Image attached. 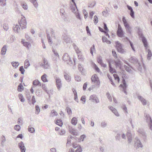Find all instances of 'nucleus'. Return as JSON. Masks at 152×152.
Listing matches in <instances>:
<instances>
[{
  "label": "nucleus",
  "mask_w": 152,
  "mask_h": 152,
  "mask_svg": "<svg viewBox=\"0 0 152 152\" xmlns=\"http://www.w3.org/2000/svg\"><path fill=\"white\" fill-rule=\"evenodd\" d=\"M91 82L95 86L99 87L100 82L97 75L96 74L93 75L91 77Z\"/></svg>",
  "instance_id": "obj_1"
},
{
  "label": "nucleus",
  "mask_w": 152,
  "mask_h": 152,
  "mask_svg": "<svg viewBox=\"0 0 152 152\" xmlns=\"http://www.w3.org/2000/svg\"><path fill=\"white\" fill-rule=\"evenodd\" d=\"M107 76L111 82V83L113 86H115V84H118L120 81V78L116 74L113 75V77L114 78V82H113L112 79L110 75L108 74Z\"/></svg>",
  "instance_id": "obj_2"
},
{
  "label": "nucleus",
  "mask_w": 152,
  "mask_h": 152,
  "mask_svg": "<svg viewBox=\"0 0 152 152\" xmlns=\"http://www.w3.org/2000/svg\"><path fill=\"white\" fill-rule=\"evenodd\" d=\"M18 23L21 28L23 29L26 27V19L23 16H22L20 19L18 20Z\"/></svg>",
  "instance_id": "obj_3"
},
{
  "label": "nucleus",
  "mask_w": 152,
  "mask_h": 152,
  "mask_svg": "<svg viewBox=\"0 0 152 152\" xmlns=\"http://www.w3.org/2000/svg\"><path fill=\"white\" fill-rule=\"evenodd\" d=\"M115 47L117 51L120 53H124L126 52L125 50L122 48L121 44L118 41L115 42Z\"/></svg>",
  "instance_id": "obj_4"
},
{
  "label": "nucleus",
  "mask_w": 152,
  "mask_h": 152,
  "mask_svg": "<svg viewBox=\"0 0 152 152\" xmlns=\"http://www.w3.org/2000/svg\"><path fill=\"white\" fill-rule=\"evenodd\" d=\"M72 147L75 148H77V149L75 151V152H82V148L80 145L75 142H73L72 143Z\"/></svg>",
  "instance_id": "obj_5"
},
{
  "label": "nucleus",
  "mask_w": 152,
  "mask_h": 152,
  "mask_svg": "<svg viewBox=\"0 0 152 152\" xmlns=\"http://www.w3.org/2000/svg\"><path fill=\"white\" fill-rule=\"evenodd\" d=\"M117 34L120 37H123L124 33L120 25H119L118 26L117 31Z\"/></svg>",
  "instance_id": "obj_6"
},
{
  "label": "nucleus",
  "mask_w": 152,
  "mask_h": 152,
  "mask_svg": "<svg viewBox=\"0 0 152 152\" xmlns=\"http://www.w3.org/2000/svg\"><path fill=\"white\" fill-rule=\"evenodd\" d=\"M90 100L93 102L97 103L99 102V99L96 96L94 95H91L90 97Z\"/></svg>",
  "instance_id": "obj_7"
},
{
  "label": "nucleus",
  "mask_w": 152,
  "mask_h": 152,
  "mask_svg": "<svg viewBox=\"0 0 152 152\" xmlns=\"http://www.w3.org/2000/svg\"><path fill=\"white\" fill-rule=\"evenodd\" d=\"M97 61L102 66L104 67H105L106 66V65L103 63L102 58L101 57H98L97 58Z\"/></svg>",
  "instance_id": "obj_8"
},
{
  "label": "nucleus",
  "mask_w": 152,
  "mask_h": 152,
  "mask_svg": "<svg viewBox=\"0 0 152 152\" xmlns=\"http://www.w3.org/2000/svg\"><path fill=\"white\" fill-rule=\"evenodd\" d=\"M62 59L65 61H71L69 56L67 53H65L64 54Z\"/></svg>",
  "instance_id": "obj_9"
},
{
  "label": "nucleus",
  "mask_w": 152,
  "mask_h": 152,
  "mask_svg": "<svg viewBox=\"0 0 152 152\" xmlns=\"http://www.w3.org/2000/svg\"><path fill=\"white\" fill-rule=\"evenodd\" d=\"M18 145L20 149L21 152H25L26 149L24 144L22 142H20L18 144Z\"/></svg>",
  "instance_id": "obj_10"
},
{
  "label": "nucleus",
  "mask_w": 152,
  "mask_h": 152,
  "mask_svg": "<svg viewBox=\"0 0 152 152\" xmlns=\"http://www.w3.org/2000/svg\"><path fill=\"white\" fill-rule=\"evenodd\" d=\"M42 66L45 69H48L49 66L47 61L45 58L43 59V64H42Z\"/></svg>",
  "instance_id": "obj_11"
},
{
  "label": "nucleus",
  "mask_w": 152,
  "mask_h": 152,
  "mask_svg": "<svg viewBox=\"0 0 152 152\" xmlns=\"http://www.w3.org/2000/svg\"><path fill=\"white\" fill-rule=\"evenodd\" d=\"M109 108L115 114V115L117 116H119V115L115 109L112 106L109 107Z\"/></svg>",
  "instance_id": "obj_12"
},
{
  "label": "nucleus",
  "mask_w": 152,
  "mask_h": 152,
  "mask_svg": "<svg viewBox=\"0 0 152 152\" xmlns=\"http://www.w3.org/2000/svg\"><path fill=\"white\" fill-rule=\"evenodd\" d=\"M56 81L57 88L59 90L61 86V80L59 78H57L56 79Z\"/></svg>",
  "instance_id": "obj_13"
},
{
  "label": "nucleus",
  "mask_w": 152,
  "mask_h": 152,
  "mask_svg": "<svg viewBox=\"0 0 152 152\" xmlns=\"http://www.w3.org/2000/svg\"><path fill=\"white\" fill-rule=\"evenodd\" d=\"M64 77L65 79L68 82L71 80V77L66 72L64 73Z\"/></svg>",
  "instance_id": "obj_14"
},
{
  "label": "nucleus",
  "mask_w": 152,
  "mask_h": 152,
  "mask_svg": "<svg viewBox=\"0 0 152 152\" xmlns=\"http://www.w3.org/2000/svg\"><path fill=\"white\" fill-rule=\"evenodd\" d=\"M122 21L126 28L130 27L124 17L122 18Z\"/></svg>",
  "instance_id": "obj_15"
},
{
  "label": "nucleus",
  "mask_w": 152,
  "mask_h": 152,
  "mask_svg": "<svg viewBox=\"0 0 152 152\" xmlns=\"http://www.w3.org/2000/svg\"><path fill=\"white\" fill-rule=\"evenodd\" d=\"M21 42H22V44H23V45L26 47L28 48H29L31 47V45L30 44L27 42H24L23 39Z\"/></svg>",
  "instance_id": "obj_16"
},
{
  "label": "nucleus",
  "mask_w": 152,
  "mask_h": 152,
  "mask_svg": "<svg viewBox=\"0 0 152 152\" xmlns=\"http://www.w3.org/2000/svg\"><path fill=\"white\" fill-rule=\"evenodd\" d=\"M47 77V75L45 74H44L41 76V79L43 82H48Z\"/></svg>",
  "instance_id": "obj_17"
},
{
  "label": "nucleus",
  "mask_w": 152,
  "mask_h": 152,
  "mask_svg": "<svg viewBox=\"0 0 152 152\" xmlns=\"http://www.w3.org/2000/svg\"><path fill=\"white\" fill-rule=\"evenodd\" d=\"M104 29L105 30V31H104V32L105 33V34L107 36H108V37H109V35L108 34V33H107L109 31V30H108L105 23H104Z\"/></svg>",
  "instance_id": "obj_18"
},
{
  "label": "nucleus",
  "mask_w": 152,
  "mask_h": 152,
  "mask_svg": "<svg viewBox=\"0 0 152 152\" xmlns=\"http://www.w3.org/2000/svg\"><path fill=\"white\" fill-rule=\"evenodd\" d=\"M7 51L6 46V45L4 46L1 49V54L2 55H4L5 54Z\"/></svg>",
  "instance_id": "obj_19"
},
{
  "label": "nucleus",
  "mask_w": 152,
  "mask_h": 152,
  "mask_svg": "<svg viewBox=\"0 0 152 152\" xmlns=\"http://www.w3.org/2000/svg\"><path fill=\"white\" fill-rule=\"evenodd\" d=\"M109 70L110 72L113 74L114 73H115L116 72L114 68L112 67L111 66V64L110 63H109Z\"/></svg>",
  "instance_id": "obj_20"
},
{
  "label": "nucleus",
  "mask_w": 152,
  "mask_h": 152,
  "mask_svg": "<svg viewBox=\"0 0 152 152\" xmlns=\"http://www.w3.org/2000/svg\"><path fill=\"white\" fill-rule=\"evenodd\" d=\"M33 85L35 86H37L38 85L41 86V83L39 81L37 80H35L33 82Z\"/></svg>",
  "instance_id": "obj_21"
},
{
  "label": "nucleus",
  "mask_w": 152,
  "mask_h": 152,
  "mask_svg": "<svg viewBox=\"0 0 152 152\" xmlns=\"http://www.w3.org/2000/svg\"><path fill=\"white\" fill-rule=\"evenodd\" d=\"M78 68L79 70L82 73V74H84V70L81 65L79 64L78 65Z\"/></svg>",
  "instance_id": "obj_22"
},
{
  "label": "nucleus",
  "mask_w": 152,
  "mask_h": 152,
  "mask_svg": "<svg viewBox=\"0 0 152 152\" xmlns=\"http://www.w3.org/2000/svg\"><path fill=\"white\" fill-rule=\"evenodd\" d=\"M72 124L73 125H76L77 123V120L75 117L73 118L71 121Z\"/></svg>",
  "instance_id": "obj_23"
},
{
  "label": "nucleus",
  "mask_w": 152,
  "mask_h": 152,
  "mask_svg": "<svg viewBox=\"0 0 152 152\" xmlns=\"http://www.w3.org/2000/svg\"><path fill=\"white\" fill-rule=\"evenodd\" d=\"M115 65L116 66V67H118L121 69V61H116L115 62Z\"/></svg>",
  "instance_id": "obj_24"
},
{
  "label": "nucleus",
  "mask_w": 152,
  "mask_h": 152,
  "mask_svg": "<svg viewBox=\"0 0 152 152\" xmlns=\"http://www.w3.org/2000/svg\"><path fill=\"white\" fill-rule=\"evenodd\" d=\"M138 99L141 101L142 102L143 104V105L145 104H146V100L144 99L141 96H138Z\"/></svg>",
  "instance_id": "obj_25"
},
{
  "label": "nucleus",
  "mask_w": 152,
  "mask_h": 152,
  "mask_svg": "<svg viewBox=\"0 0 152 152\" xmlns=\"http://www.w3.org/2000/svg\"><path fill=\"white\" fill-rule=\"evenodd\" d=\"M93 68L96 71L98 72H100V69L95 64H94L93 65Z\"/></svg>",
  "instance_id": "obj_26"
},
{
  "label": "nucleus",
  "mask_w": 152,
  "mask_h": 152,
  "mask_svg": "<svg viewBox=\"0 0 152 152\" xmlns=\"http://www.w3.org/2000/svg\"><path fill=\"white\" fill-rule=\"evenodd\" d=\"M19 29L20 28L18 25H15L13 27V30L15 32H18Z\"/></svg>",
  "instance_id": "obj_27"
},
{
  "label": "nucleus",
  "mask_w": 152,
  "mask_h": 152,
  "mask_svg": "<svg viewBox=\"0 0 152 152\" xmlns=\"http://www.w3.org/2000/svg\"><path fill=\"white\" fill-rule=\"evenodd\" d=\"M23 87L21 84H20L18 86V91L21 92L23 90Z\"/></svg>",
  "instance_id": "obj_28"
},
{
  "label": "nucleus",
  "mask_w": 152,
  "mask_h": 152,
  "mask_svg": "<svg viewBox=\"0 0 152 152\" xmlns=\"http://www.w3.org/2000/svg\"><path fill=\"white\" fill-rule=\"evenodd\" d=\"M30 65L29 63L28 60L25 61L24 62V67L25 68H27Z\"/></svg>",
  "instance_id": "obj_29"
},
{
  "label": "nucleus",
  "mask_w": 152,
  "mask_h": 152,
  "mask_svg": "<svg viewBox=\"0 0 152 152\" xmlns=\"http://www.w3.org/2000/svg\"><path fill=\"white\" fill-rule=\"evenodd\" d=\"M11 64L13 66L15 67V68L17 67L19 64V63L18 62H12Z\"/></svg>",
  "instance_id": "obj_30"
},
{
  "label": "nucleus",
  "mask_w": 152,
  "mask_h": 152,
  "mask_svg": "<svg viewBox=\"0 0 152 152\" xmlns=\"http://www.w3.org/2000/svg\"><path fill=\"white\" fill-rule=\"evenodd\" d=\"M86 137V136L84 135H81L78 139V141L79 142H81V141H83L84 138Z\"/></svg>",
  "instance_id": "obj_31"
},
{
  "label": "nucleus",
  "mask_w": 152,
  "mask_h": 152,
  "mask_svg": "<svg viewBox=\"0 0 152 152\" xmlns=\"http://www.w3.org/2000/svg\"><path fill=\"white\" fill-rule=\"evenodd\" d=\"M136 144L138 148H142V145L140 141L138 140H137V142H136Z\"/></svg>",
  "instance_id": "obj_32"
},
{
  "label": "nucleus",
  "mask_w": 152,
  "mask_h": 152,
  "mask_svg": "<svg viewBox=\"0 0 152 152\" xmlns=\"http://www.w3.org/2000/svg\"><path fill=\"white\" fill-rule=\"evenodd\" d=\"M102 40L103 42H106L107 44L111 43V42L110 41L108 40L107 38L105 37H102Z\"/></svg>",
  "instance_id": "obj_33"
},
{
  "label": "nucleus",
  "mask_w": 152,
  "mask_h": 152,
  "mask_svg": "<svg viewBox=\"0 0 152 152\" xmlns=\"http://www.w3.org/2000/svg\"><path fill=\"white\" fill-rule=\"evenodd\" d=\"M28 130L29 132L31 133H33L35 131L34 128L33 127H31V126L28 127Z\"/></svg>",
  "instance_id": "obj_34"
},
{
  "label": "nucleus",
  "mask_w": 152,
  "mask_h": 152,
  "mask_svg": "<svg viewBox=\"0 0 152 152\" xmlns=\"http://www.w3.org/2000/svg\"><path fill=\"white\" fill-rule=\"evenodd\" d=\"M56 124L60 126H61L63 125V123L62 121L60 119L57 120Z\"/></svg>",
  "instance_id": "obj_35"
},
{
  "label": "nucleus",
  "mask_w": 152,
  "mask_h": 152,
  "mask_svg": "<svg viewBox=\"0 0 152 152\" xmlns=\"http://www.w3.org/2000/svg\"><path fill=\"white\" fill-rule=\"evenodd\" d=\"M142 42L144 46L145 47H147L148 46V44L146 39L144 38H143L142 39Z\"/></svg>",
  "instance_id": "obj_36"
},
{
  "label": "nucleus",
  "mask_w": 152,
  "mask_h": 152,
  "mask_svg": "<svg viewBox=\"0 0 152 152\" xmlns=\"http://www.w3.org/2000/svg\"><path fill=\"white\" fill-rule=\"evenodd\" d=\"M18 97L21 102H24V99L23 98V95L21 94H19L18 95Z\"/></svg>",
  "instance_id": "obj_37"
},
{
  "label": "nucleus",
  "mask_w": 152,
  "mask_h": 152,
  "mask_svg": "<svg viewBox=\"0 0 152 152\" xmlns=\"http://www.w3.org/2000/svg\"><path fill=\"white\" fill-rule=\"evenodd\" d=\"M148 54L147 58L148 59H150V57L152 56V54L151 50L150 49L148 50Z\"/></svg>",
  "instance_id": "obj_38"
},
{
  "label": "nucleus",
  "mask_w": 152,
  "mask_h": 152,
  "mask_svg": "<svg viewBox=\"0 0 152 152\" xmlns=\"http://www.w3.org/2000/svg\"><path fill=\"white\" fill-rule=\"evenodd\" d=\"M123 85L121 84L120 85V86L121 87L123 88H125L126 87V83L125 80L124 79H123Z\"/></svg>",
  "instance_id": "obj_39"
},
{
  "label": "nucleus",
  "mask_w": 152,
  "mask_h": 152,
  "mask_svg": "<svg viewBox=\"0 0 152 152\" xmlns=\"http://www.w3.org/2000/svg\"><path fill=\"white\" fill-rule=\"evenodd\" d=\"M96 4L95 1L91 2L89 4L88 7H93Z\"/></svg>",
  "instance_id": "obj_40"
},
{
  "label": "nucleus",
  "mask_w": 152,
  "mask_h": 152,
  "mask_svg": "<svg viewBox=\"0 0 152 152\" xmlns=\"http://www.w3.org/2000/svg\"><path fill=\"white\" fill-rule=\"evenodd\" d=\"M74 48L75 50L76 53L78 55L81 53V52L79 48L76 46H75L74 47Z\"/></svg>",
  "instance_id": "obj_41"
},
{
  "label": "nucleus",
  "mask_w": 152,
  "mask_h": 152,
  "mask_svg": "<svg viewBox=\"0 0 152 152\" xmlns=\"http://www.w3.org/2000/svg\"><path fill=\"white\" fill-rule=\"evenodd\" d=\"M94 23L96 24L98 22V19L97 16L95 15L94 17Z\"/></svg>",
  "instance_id": "obj_42"
},
{
  "label": "nucleus",
  "mask_w": 152,
  "mask_h": 152,
  "mask_svg": "<svg viewBox=\"0 0 152 152\" xmlns=\"http://www.w3.org/2000/svg\"><path fill=\"white\" fill-rule=\"evenodd\" d=\"M51 114L52 116H56L58 114L54 110H53L51 111Z\"/></svg>",
  "instance_id": "obj_43"
},
{
  "label": "nucleus",
  "mask_w": 152,
  "mask_h": 152,
  "mask_svg": "<svg viewBox=\"0 0 152 152\" xmlns=\"http://www.w3.org/2000/svg\"><path fill=\"white\" fill-rule=\"evenodd\" d=\"M66 110L67 111V113L69 115H71L72 113V112L71 109L68 107H67L66 108Z\"/></svg>",
  "instance_id": "obj_44"
},
{
  "label": "nucleus",
  "mask_w": 152,
  "mask_h": 152,
  "mask_svg": "<svg viewBox=\"0 0 152 152\" xmlns=\"http://www.w3.org/2000/svg\"><path fill=\"white\" fill-rule=\"evenodd\" d=\"M127 136H128V140L129 142H131L132 140V136L130 134L128 133L127 134Z\"/></svg>",
  "instance_id": "obj_45"
},
{
  "label": "nucleus",
  "mask_w": 152,
  "mask_h": 152,
  "mask_svg": "<svg viewBox=\"0 0 152 152\" xmlns=\"http://www.w3.org/2000/svg\"><path fill=\"white\" fill-rule=\"evenodd\" d=\"M19 70L20 71L22 74H24L25 70L23 66H21L20 67Z\"/></svg>",
  "instance_id": "obj_46"
},
{
  "label": "nucleus",
  "mask_w": 152,
  "mask_h": 152,
  "mask_svg": "<svg viewBox=\"0 0 152 152\" xmlns=\"http://www.w3.org/2000/svg\"><path fill=\"white\" fill-rule=\"evenodd\" d=\"M6 0H0V4L2 6H4L6 4Z\"/></svg>",
  "instance_id": "obj_47"
},
{
  "label": "nucleus",
  "mask_w": 152,
  "mask_h": 152,
  "mask_svg": "<svg viewBox=\"0 0 152 152\" xmlns=\"http://www.w3.org/2000/svg\"><path fill=\"white\" fill-rule=\"evenodd\" d=\"M36 111L35 113L36 114H38L40 112V109L38 106H36L35 107Z\"/></svg>",
  "instance_id": "obj_48"
},
{
  "label": "nucleus",
  "mask_w": 152,
  "mask_h": 152,
  "mask_svg": "<svg viewBox=\"0 0 152 152\" xmlns=\"http://www.w3.org/2000/svg\"><path fill=\"white\" fill-rule=\"evenodd\" d=\"M33 3L34 6L36 7L37 6V3L36 0H30Z\"/></svg>",
  "instance_id": "obj_49"
},
{
  "label": "nucleus",
  "mask_w": 152,
  "mask_h": 152,
  "mask_svg": "<svg viewBox=\"0 0 152 152\" xmlns=\"http://www.w3.org/2000/svg\"><path fill=\"white\" fill-rule=\"evenodd\" d=\"M113 56L115 58H118L117 55L115 51V50H113L112 51Z\"/></svg>",
  "instance_id": "obj_50"
},
{
  "label": "nucleus",
  "mask_w": 152,
  "mask_h": 152,
  "mask_svg": "<svg viewBox=\"0 0 152 152\" xmlns=\"http://www.w3.org/2000/svg\"><path fill=\"white\" fill-rule=\"evenodd\" d=\"M20 126L18 125H15L14 127L15 129L17 131H19L20 130Z\"/></svg>",
  "instance_id": "obj_51"
},
{
  "label": "nucleus",
  "mask_w": 152,
  "mask_h": 152,
  "mask_svg": "<svg viewBox=\"0 0 152 152\" xmlns=\"http://www.w3.org/2000/svg\"><path fill=\"white\" fill-rule=\"evenodd\" d=\"M107 97L108 99H109L110 101L112 102V98L111 96L109 94V93H107Z\"/></svg>",
  "instance_id": "obj_52"
},
{
  "label": "nucleus",
  "mask_w": 152,
  "mask_h": 152,
  "mask_svg": "<svg viewBox=\"0 0 152 152\" xmlns=\"http://www.w3.org/2000/svg\"><path fill=\"white\" fill-rule=\"evenodd\" d=\"M95 50L94 46L93 45V47L91 48L90 50V52L92 55H93V51H94Z\"/></svg>",
  "instance_id": "obj_53"
},
{
  "label": "nucleus",
  "mask_w": 152,
  "mask_h": 152,
  "mask_svg": "<svg viewBox=\"0 0 152 152\" xmlns=\"http://www.w3.org/2000/svg\"><path fill=\"white\" fill-rule=\"evenodd\" d=\"M126 28V32L129 34H130L131 33V28L130 27L127 28Z\"/></svg>",
  "instance_id": "obj_54"
},
{
  "label": "nucleus",
  "mask_w": 152,
  "mask_h": 152,
  "mask_svg": "<svg viewBox=\"0 0 152 152\" xmlns=\"http://www.w3.org/2000/svg\"><path fill=\"white\" fill-rule=\"evenodd\" d=\"M65 133V131L64 130H61L58 132V134L60 135H63Z\"/></svg>",
  "instance_id": "obj_55"
},
{
  "label": "nucleus",
  "mask_w": 152,
  "mask_h": 152,
  "mask_svg": "<svg viewBox=\"0 0 152 152\" xmlns=\"http://www.w3.org/2000/svg\"><path fill=\"white\" fill-rule=\"evenodd\" d=\"M3 27L4 29L6 30H7L8 29V25L6 24H4Z\"/></svg>",
  "instance_id": "obj_56"
},
{
  "label": "nucleus",
  "mask_w": 152,
  "mask_h": 152,
  "mask_svg": "<svg viewBox=\"0 0 152 152\" xmlns=\"http://www.w3.org/2000/svg\"><path fill=\"white\" fill-rule=\"evenodd\" d=\"M78 57L79 59L83 60V56L81 55V53L78 55Z\"/></svg>",
  "instance_id": "obj_57"
},
{
  "label": "nucleus",
  "mask_w": 152,
  "mask_h": 152,
  "mask_svg": "<svg viewBox=\"0 0 152 152\" xmlns=\"http://www.w3.org/2000/svg\"><path fill=\"white\" fill-rule=\"evenodd\" d=\"M130 11H131V12L130 13V15L131 16L132 18H134V12L133 11V10H131Z\"/></svg>",
  "instance_id": "obj_58"
},
{
  "label": "nucleus",
  "mask_w": 152,
  "mask_h": 152,
  "mask_svg": "<svg viewBox=\"0 0 152 152\" xmlns=\"http://www.w3.org/2000/svg\"><path fill=\"white\" fill-rule=\"evenodd\" d=\"M75 79L76 80L79 81L80 80V77L78 76H76L75 77Z\"/></svg>",
  "instance_id": "obj_59"
},
{
  "label": "nucleus",
  "mask_w": 152,
  "mask_h": 152,
  "mask_svg": "<svg viewBox=\"0 0 152 152\" xmlns=\"http://www.w3.org/2000/svg\"><path fill=\"white\" fill-rule=\"evenodd\" d=\"M23 8L25 10H27L28 8L26 4H23L22 5Z\"/></svg>",
  "instance_id": "obj_60"
},
{
  "label": "nucleus",
  "mask_w": 152,
  "mask_h": 152,
  "mask_svg": "<svg viewBox=\"0 0 152 152\" xmlns=\"http://www.w3.org/2000/svg\"><path fill=\"white\" fill-rule=\"evenodd\" d=\"M94 12L93 11H91L89 12V15L91 19L92 18V16L94 14Z\"/></svg>",
  "instance_id": "obj_61"
},
{
  "label": "nucleus",
  "mask_w": 152,
  "mask_h": 152,
  "mask_svg": "<svg viewBox=\"0 0 152 152\" xmlns=\"http://www.w3.org/2000/svg\"><path fill=\"white\" fill-rule=\"evenodd\" d=\"M31 101L32 104H34L36 102V100L35 99V98L34 96H33L32 97Z\"/></svg>",
  "instance_id": "obj_62"
},
{
  "label": "nucleus",
  "mask_w": 152,
  "mask_h": 152,
  "mask_svg": "<svg viewBox=\"0 0 152 152\" xmlns=\"http://www.w3.org/2000/svg\"><path fill=\"white\" fill-rule=\"evenodd\" d=\"M86 31L87 32V33L88 34H91L90 31H89V28L88 26H87L86 27Z\"/></svg>",
  "instance_id": "obj_63"
},
{
  "label": "nucleus",
  "mask_w": 152,
  "mask_h": 152,
  "mask_svg": "<svg viewBox=\"0 0 152 152\" xmlns=\"http://www.w3.org/2000/svg\"><path fill=\"white\" fill-rule=\"evenodd\" d=\"M42 88L45 91H47V87L45 85H44V84L42 85Z\"/></svg>",
  "instance_id": "obj_64"
}]
</instances>
